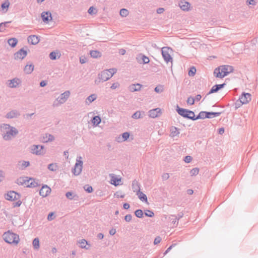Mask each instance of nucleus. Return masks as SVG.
<instances>
[{"mask_svg":"<svg viewBox=\"0 0 258 258\" xmlns=\"http://www.w3.org/2000/svg\"><path fill=\"white\" fill-rule=\"evenodd\" d=\"M135 214L136 216L139 218L143 217V212L141 209H138L135 211Z\"/></svg>","mask_w":258,"mask_h":258,"instance_id":"obj_42","label":"nucleus"},{"mask_svg":"<svg viewBox=\"0 0 258 258\" xmlns=\"http://www.w3.org/2000/svg\"><path fill=\"white\" fill-rule=\"evenodd\" d=\"M84 190L88 193H91L93 192V187L89 184H86L84 186Z\"/></svg>","mask_w":258,"mask_h":258,"instance_id":"obj_46","label":"nucleus"},{"mask_svg":"<svg viewBox=\"0 0 258 258\" xmlns=\"http://www.w3.org/2000/svg\"><path fill=\"white\" fill-rule=\"evenodd\" d=\"M56 100L60 104H62L66 101V100L62 98L60 96H59Z\"/></svg>","mask_w":258,"mask_h":258,"instance_id":"obj_62","label":"nucleus"},{"mask_svg":"<svg viewBox=\"0 0 258 258\" xmlns=\"http://www.w3.org/2000/svg\"><path fill=\"white\" fill-rule=\"evenodd\" d=\"M225 85H226L225 83H223L221 84H216V85L213 86L212 87V88L210 89V91L207 94V95H209L212 93L217 92L219 90L223 88Z\"/></svg>","mask_w":258,"mask_h":258,"instance_id":"obj_16","label":"nucleus"},{"mask_svg":"<svg viewBox=\"0 0 258 258\" xmlns=\"http://www.w3.org/2000/svg\"><path fill=\"white\" fill-rule=\"evenodd\" d=\"M195 102V99L191 96H189L187 100V103L189 105H194Z\"/></svg>","mask_w":258,"mask_h":258,"instance_id":"obj_57","label":"nucleus"},{"mask_svg":"<svg viewBox=\"0 0 258 258\" xmlns=\"http://www.w3.org/2000/svg\"><path fill=\"white\" fill-rule=\"evenodd\" d=\"M188 114V116L190 117V118H188V119H190L194 121L197 120L196 116L194 111L189 110Z\"/></svg>","mask_w":258,"mask_h":258,"instance_id":"obj_44","label":"nucleus"},{"mask_svg":"<svg viewBox=\"0 0 258 258\" xmlns=\"http://www.w3.org/2000/svg\"><path fill=\"white\" fill-rule=\"evenodd\" d=\"M136 59L140 64H147L150 62L149 58L143 53L139 54L136 57Z\"/></svg>","mask_w":258,"mask_h":258,"instance_id":"obj_9","label":"nucleus"},{"mask_svg":"<svg viewBox=\"0 0 258 258\" xmlns=\"http://www.w3.org/2000/svg\"><path fill=\"white\" fill-rule=\"evenodd\" d=\"M178 5L180 9L184 11H188L190 10V3L187 2H185L184 0L181 1L179 3Z\"/></svg>","mask_w":258,"mask_h":258,"instance_id":"obj_18","label":"nucleus"},{"mask_svg":"<svg viewBox=\"0 0 258 258\" xmlns=\"http://www.w3.org/2000/svg\"><path fill=\"white\" fill-rule=\"evenodd\" d=\"M91 57L93 58H98L101 56V52L98 50H91L90 52Z\"/></svg>","mask_w":258,"mask_h":258,"instance_id":"obj_32","label":"nucleus"},{"mask_svg":"<svg viewBox=\"0 0 258 258\" xmlns=\"http://www.w3.org/2000/svg\"><path fill=\"white\" fill-rule=\"evenodd\" d=\"M116 72V70L113 68L104 70L98 74V78L102 82L106 81L111 78Z\"/></svg>","mask_w":258,"mask_h":258,"instance_id":"obj_3","label":"nucleus"},{"mask_svg":"<svg viewBox=\"0 0 258 258\" xmlns=\"http://www.w3.org/2000/svg\"><path fill=\"white\" fill-rule=\"evenodd\" d=\"M26 177H20L17 179V184L24 185Z\"/></svg>","mask_w":258,"mask_h":258,"instance_id":"obj_47","label":"nucleus"},{"mask_svg":"<svg viewBox=\"0 0 258 258\" xmlns=\"http://www.w3.org/2000/svg\"><path fill=\"white\" fill-rule=\"evenodd\" d=\"M145 215L148 217H153L154 216V212L150 210H146L145 211Z\"/></svg>","mask_w":258,"mask_h":258,"instance_id":"obj_49","label":"nucleus"},{"mask_svg":"<svg viewBox=\"0 0 258 258\" xmlns=\"http://www.w3.org/2000/svg\"><path fill=\"white\" fill-rule=\"evenodd\" d=\"M188 110H189L187 109L180 108L178 106V105H177L176 109V111L180 115L187 119L190 118V117L188 116Z\"/></svg>","mask_w":258,"mask_h":258,"instance_id":"obj_11","label":"nucleus"},{"mask_svg":"<svg viewBox=\"0 0 258 258\" xmlns=\"http://www.w3.org/2000/svg\"><path fill=\"white\" fill-rule=\"evenodd\" d=\"M38 180H36L33 178L26 177L25 179V183L24 186L27 187H35L39 186L40 184L38 182Z\"/></svg>","mask_w":258,"mask_h":258,"instance_id":"obj_8","label":"nucleus"},{"mask_svg":"<svg viewBox=\"0 0 258 258\" xmlns=\"http://www.w3.org/2000/svg\"><path fill=\"white\" fill-rule=\"evenodd\" d=\"M137 195L138 196L139 199L141 201L144 202H147L148 199H147V196L145 194L142 192V191H140V189L138 190Z\"/></svg>","mask_w":258,"mask_h":258,"instance_id":"obj_28","label":"nucleus"},{"mask_svg":"<svg viewBox=\"0 0 258 258\" xmlns=\"http://www.w3.org/2000/svg\"><path fill=\"white\" fill-rule=\"evenodd\" d=\"M170 48L168 47H164L162 48L161 53L164 60L166 63L169 62H172L173 58L170 55L169 50Z\"/></svg>","mask_w":258,"mask_h":258,"instance_id":"obj_7","label":"nucleus"},{"mask_svg":"<svg viewBox=\"0 0 258 258\" xmlns=\"http://www.w3.org/2000/svg\"><path fill=\"white\" fill-rule=\"evenodd\" d=\"M132 117L134 119H139L142 117V116H141V112L140 111L135 112L132 115Z\"/></svg>","mask_w":258,"mask_h":258,"instance_id":"obj_53","label":"nucleus"},{"mask_svg":"<svg viewBox=\"0 0 258 258\" xmlns=\"http://www.w3.org/2000/svg\"><path fill=\"white\" fill-rule=\"evenodd\" d=\"M48 169L52 171H55L57 170V166L56 164L51 163L48 165Z\"/></svg>","mask_w":258,"mask_h":258,"instance_id":"obj_45","label":"nucleus"},{"mask_svg":"<svg viewBox=\"0 0 258 258\" xmlns=\"http://www.w3.org/2000/svg\"><path fill=\"white\" fill-rule=\"evenodd\" d=\"M31 153L37 155H43L45 154L46 150L43 145H34L31 147Z\"/></svg>","mask_w":258,"mask_h":258,"instance_id":"obj_5","label":"nucleus"},{"mask_svg":"<svg viewBox=\"0 0 258 258\" xmlns=\"http://www.w3.org/2000/svg\"><path fill=\"white\" fill-rule=\"evenodd\" d=\"M132 216L131 214H127L124 217V220L126 222H130L132 220Z\"/></svg>","mask_w":258,"mask_h":258,"instance_id":"obj_60","label":"nucleus"},{"mask_svg":"<svg viewBox=\"0 0 258 258\" xmlns=\"http://www.w3.org/2000/svg\"><path fill=\"white\" fill-rule=\"evenodd\" d=\"M0 132L3 139L6 141H10L16 135V129L9 124H0Z\"/></svg>","mask_w":258,"mask_h":258,"instance_id":"obj_1","label":"nucleus"},{"mask_svg":"<svg viewBox=\"0 0 258 258\" xmlns=\"http://www.w3.org/2000/svg\"><path fill=\"white\" fill-rule=\"evenodd\" d=\"M60 54L58 52L52 51L49 53V56L51 60H56L57 58L60 57Z\"/></svg>","mask_w":258,"mask_h":258,"instance_id":"obj_33","label":"nucleus"},{"mask_svg":"<svg viewBox=\"0 0 258 258\" xmlns=\"http://www.w3.org/2000/svg\"><path fill=\"white\" fill-rule=\"evenodd\" d=\"M6 200L10 201H14L16 199V191L10 190L4 195Z\"/></svg>","mask_w":258,"mask_h":258,"instance_id":"obj_13","label":"nucleus"},{"mask_svg":"<svg viewBox=\"0 0 258 258\" xmlns=\"http://www.w3.org/2000/svg\"><path fill=\"white\" fill-rule=\"evenodd\" d=\"M192 158L189 155L186 156L184 158V161L186 163H189L191 161Z\"/></svg>","mask_w":258,"mask_h":258,"instance_id":"obj_58","label":"nucleus"},{"mask_svg":"<svg viewBox=\"0 0 258 258\" xmlns=\"http://www.w3.org/2000/svg\"><path fill=\"white\" fill-rule=\"evenodd\" d=\"M161 240H162V239L160 236H157L154 239V244L155 245L158 244V243H159L161 242Z\"/></svg>","mask_w":258,"mask_h":258,"instance_id":"obj_59","label":"nucleus"},{"mask_svg":"<svg viewBox=\"0 0 258 258\" xmlns=\"http://www.w3.org/2000/svg\"><path fill=\"white\" fill-rule=\"evenodd\" d=\"M242 104H244L241 100L239 98L235 103V109H237L240 107Z\"/></svg>","mask_w":258,"mask_h":258,"instance_id":"obj_54","label":"nucleus"},{"mask_svg":"<svg viewBox=\"0 0 258 258\" xmlns=\"http://www.w3.org/2000/svg\"><path fill=\"white\" fill-rule=\"evenodd\" d=\"M234 71L233 67L229 65H222L216 68L214 71V76L216 78H223Z\"/></svg>","mask_w":258,"mask_h":258,"instance_id":"obj_2","label":"nucleus"},{"mask_svg":"<svg viewBox=\"0 0 258 258\" xmlns=\"http://www.w3.org/2000/svg\"><path fill=\"white\" fill-rule=\"evenodd\" d=\"M239 99L244 104H246L251 100V95L248 93L243 92Z\"/></svg>","mask_w":258,"mask_h":258,"instance_id":"obj_17","label":"nucleus"},{"mask_svg":"<svg viewBox=\"0 0 258 258\" xmlns=\"http://www.w3.org/2000/svg\"><path fill=\"white\" fill-rule=\"evenodd\" d=\"M207 111H202L200 112L199 114L196 116L197 120L199 119H205L207 118Z\"/></svg>","mask_w":258,"mask_h":258,"instance_id":"obj_36","label":"nucleus"},{"mask_svg":"<svg viewBox=\"0 0 258 258\" xmlns=\"http://www.w3.org/2000/svg\"><path fill=\"white\" fill-rule=\"evenodd\" d=\"M101 119L99 116L96 115L92 117L91 119L92 123L94 126H97L101 122Z\"/></svg>","mask_w":258,"mask_h":258,"instance_id":"obj_27","label":"nucleus"},{"mask_svg":"<svg viewBox=\"0 0 258 258\" xmlns=\"http://www.w3.org/2000/svg\"><path fill=\"white\" fill-rule=\"evenodd\" d=\"M34 66L33 64H27L26 65L25 68H24V72L27 74H31L33 71L34 70Z\"/></svg>","mask_w":258,"mask_h":258,"instance_id":"obj_31","label":"nucleus"},{"mask_svg":"<svg viewBox=\"0 0 258 258\" xmlns=\"http://www.w3.org/2000/svg\"><path fill=\"white\" fill-rule=\"evenodd\" d=\"M34 249H38L40 247L39 239L38 237L35 238L32 242Z\"/></svg>","mask_w":258,"mask_h":258,"instance_id":"obj_35","label":"nucleus"},{"mask_svg":"<svg viewBox=\"0 0 258 258\" xmlns=\"http://www.w3.org/2000/svg\"><path fill=\"white\" fill-rule=\"evenodd\" d=\"M196 73V69L195 67H192L190 68V69L188 71V74L189 76H194L195 75Z\"/></svg>","mask_w":258,"mask_h":258,"instance_id":"obj_48","label":"nucleus"},{"mask_svg":"<svg viewBox=\"0 0 258 258\" xmlns=\"http://www.w3.org/2000/svg\"><path fill=\"white\" fill-rule=\"evenodd\" d=\"M80 243V247L82 248L85 249H89L91 246V244H89L87 240L84 239H81L79 241Z\"/></svg>","mask_w":258,"mask_h":258,"instance_id":"obj_19","label":"nucleus"},{"mask_svg":"<svg viewBox=\"0 0 258 258\" xmlns=\"http://www.w3.org/2000/svg\"><path fill=\"white\" fill-rule=\"evenodd\" d=\"M122 136V140H121L120 139V138H118V139L117 140V142H121L122 141H127V139L129 138L130 134L128 132H125L121 134Z\"/></svg>","mask_w":258,"mask_h":258,"instance_id":"obj_34","label":"nucleus"},{"mask_svg":"<svg viewBox=\"0 0 258 258\" xmlns=\"http://www.w3.org/2000/svg\"><path fill=\"white\" fill-rule=\"evenodd\" d=\"M66 197L69 200H77L78 196L73 191H68L66 194Z\"/></svg>","mask_w":258,"mask_h":258,"instance_id":"obj_29","label":"nucleus"},{"mask_svg":"<svg viewBox=\"0 0 258 258\" xmlns=\"http://www.w3.org/2000/svg\"><path fill=\"white\" fill-rule=\"evenodd\" d=\"M16 234L10 232V231L5 232L3 235V238L6 242L11 244H16Z\"/></svg>","mask_w":258,"mask_h":258,"instance_id":"obj_4","label":"nucleus"},{"mask_svg":"<svg viewBox=\"0 0 258 258\" xmlns=\"http://www.w3.org/2000/svg\"><path fill=\"white\" fill-rule=\"evenodd\" d=\"M80 159H77L76 163L74 167L72 169V172L75 175H79L82 170L83 161L81 160V157H79Z\"/></svg>","mask_w":258,"mask_h":258,"instance_id":"obj_6","label":"nucleus"},{"mask_svg":"<svg viewBox=\"0 0 258 258\" xmlns=\"http://www.w3.org/2000/svg\"><path fill=\"white\" fill-rule=\"evenodd\" d=\"M149 116L151 118H155L159 116L161 114V110L159 108L151 109L149 111Z\"/></svg>","mask_w":258,"mask_h":258,"instance_id":"obj_15","label":"nucleus"},{"mask_svg":"<svg viewBox=\"0 0 258 258\" xmlns=\"http://www.w3.org/2000/svg\"><path fill=\"white\" fill-rule=\"evenodd\" d=\"M176 245V244H172L164 252V255H166L168 252L170 251V250L172 248V247H174Z\"/></svg>","mask_w":258,"mask_h":258,"instance_id":"obj_61","label":"nucleus"},{"mask_svg":"<svg viewBox=\"0 0 258 258\" xmlns=\"http://www.w3.org/2000/svg\"><path fill=\"white\" fill-rule=\"evenodd\" d=\"M27 54V51L24 48H22L17 51V57L21 59H24L26 56Z\"/></svg>","mask_w":258,"mask_h":258,"instance_id":"obj_21","label":"nucleus"},{"mask_svg":"<svg viewBox=\"0 0 258 258\" xmlns=\"http://www.w3.org/2000/svg\"><path fill=\"white\" fill-rule=\"evenodd\" d=\"M9 23L10 22H5L0 23V32H3L5 30V28Z\"/></svg>","mask_w":258,"mask_h":258,"instance_id":"obj_52","label":"nucleus"},{"mask_svg":"<svg viewBox=\"0 0 258 258\" xmlns=\"http://www.w3.org/2000/svg\"><path fill=\"white\" fill-rule=\"evenodd\" d=\"M88 13L90 15H93L96 14L97 13V11L95 8L92 6L89 8Z\"/></svg>","mask_w":258,"mask_h":258,"instance_id":"obj_55","label":"nucleus"},{"mask_svg":"<svg viewBox=\"0 0 258 258\" xmlns=\"http://www.w3.org/2000/svg\"><path fill=\"white\" fill-rule=\"evenodd\" d=\"M42 21L44 23L48 24L52 19V14L49 12H43L41 14Z\"/></svg>","mask_w":258,"mask_h":258,"instance_id":"obj_10","label":"nucleus"},{"mask_svg":"<svg viewBox=\"0 0 258 258\" xmlns=\"http://www.w3.org/2000/svg\"><path fill=\"white\" fill-rule=\"evenodd\" d=\"M199 169L198 168H197V167L194 168L190 171V175L191 176H196L199 173Z\"/></svg>","mask_w":258,"mask_h":258,"instance_id":"obj_50","label":"nucleus"},{"mask_svg":"<svg viewBox=\"0 0 258 258\" xmlns=\"http://www.w3.org/2000/svg\"><path fill=\"white\" fill-rule=\"evenodd\" d=\"M10 3L9 0H5V2L1 5L2 11L3 13H6L9 9Z\"/></svg>","mask_w":258,"mask_h":258,"instance_id":"obj_23","label":"nucleus"},{"mask_svg":"<svg viewBox=\"0 0 258 258\" xmlns=\"http://www.w3.org/2000/svg\"><path fill=\"white\" fill-rule=\"evenodd\" d=\"M119 86V84L118 83H113L110 87V88L112 89H115L117 88H118Z\"/></svg>","mask_w":258,"mask_h":258,"instance_id":"obj_64","label":"nucleus"},{"mask_svg":"<svg viewBox=\"0 0 258 258\" xmlns=\"http://www.w3.org/2000/svg\"><path fill=\"white\" fill-rule=\"evenodd\" d=\"M29 165L30 162L29 161H20L17 164V168L18 167L21 170H24Z\"/></svg>","mask_w":258,"mask_h":258,"instance_id":"obj_20","label":"nucleus"},{"mask_svg":"<svg viewBox=\"0 0 258 258\" xmlns=\"http://www.w3.org/2000/svg\"><path fill=\"white\" fill-rule=\"evenodd\" d=\"M15 83H16V78H14L11 80H9L8 81L7 85L10 88H15L16 87V85L14 84Z\"/></svg>","mask_w":258,"mask_h":258,"instance_id":"obj_38","label":"nucleus"},{"mask_svg":"<svg viewBox=\"0 0 258 258\" xmlns=\"http://www.w3.org/2000/svg\"><path fill=\"white\" fill-rule=\"evenodd\" d=\"M50 192L51 188L47 185H43L39 190V195L42 197H46Z\"/></svg>","mask_w":258,"mask_h":258,"instance_id":"obj_12","label":"nucleus"},{"mask_svg":"<svg viewBox=\"0 0 258 258\" xmlns=\"http://www.w3.org/2000/svg\"><path fill=\"white\" fill-rule=\"evenodd\" d=\"M120 15L122 17H125L128 15V11L125 9H121L119 12Z\"/></svg>","mask_w":258,"mask_h":258,"instance_id":"obj_43","label":"nucleus"},{"mask_svg":"<svg viewBox=\"0 0 258 258\" xmlns=\"http://www.w3.org/2000/svg\"><path fill=\"white\" fill-rule=\"evenodd\" d=\"M8 43L12 47H15L16 46V38L9 39Z\"/></svg>","mask_w":258,"mask_h":258,"instance_id":"obj_39","label":"nucleus"},{"mask_svg":"<svg viewBox=\"0 0 258 258\" xmlns=\"http://www.w3.org/2000/svg\"><path fill=\"white\" fill-rule=\"evenodd\" d=\"M132 187H133V189H134V191L135 190H139L140 189V184L138 183V182L137 181H136V180H134L132 183Z\"/></svg>","mask_w":258,"mask_h":258,"instance_id":"obj_40","label":"nucleus"},{"mask_svg":"<svg viewBox=\"0 0 258 258\" xmlns=\"http://www.w3.org/2000/svg\"><path fill=\"white\" fill-rule=\"evenodd\" d=\"M16 116V112L15 110H12L9 112H8L6 115V117L7 118H13Z\"/></svg>","mask_w":258,"mask_h":258,"instance_id":"obj_41","label":"nucleus"},{"mask_svg":"<svg viewBox=\"0 0 258 258\" xmlns=\"http://www.w3.org/2000/svg\"><path fill=\"white\" fill-rule=\"evenodd\" d=\"M142 86V85L137 83L136 84H132L130 86L129 88L132 92L138 91L141 90Z\"/></svg>","mask_w":258,"mask_h":258,"instance_id":"obj_26","label":"nucleus"},{"mask_svg":"<svg viewBox=\"0 0 258 258\" xmlns=\"http://www.w3.org/2000/svg\"><path fill=\"white\" fill-rule=\"evenodd\" d=\"M109 176L111 177V183L115 186L119 184L118 181H120V179L117 178L114 174H110Z\"/></svg>","mask_w":258,"mask_h":258,"instance_id":"obj_22","label":"nucleus"},{"mask_svg":"<svg viewBox=\"0 0 258 258\" xmlns=\"http://www.w3.org/2000/svg\"><path fill=\"white\" fill-rule=\"evenodd\" d=\"M154 91L158 93H160L163 92V88L162 85H159L156 87L154 89Z\"/></svg>","mask_w":258,"mask_h":258,"instance_id":"obj_56","label":"nucleus"},{"mask_svg":"<svg viewBox=\"0 0 258 258\" xmlns=\"http://www.w3.org/2000/svg\"><path fill=\"white\" fill-rule=\"evenodd\" d=\"M28 42L32 45H36L40 41L39 37L35 35H32L28 37Z\"/></svg>","mask_w":258,"mask_h":258,"instance_id":"obj_14","label":"nucleus"},{"mask_svg":"<svg viewBox=\"0 0 258 258\" xmlns=\"http://www.w3.org/2000/svg\"><path fill=\"white\" fill-rule=\"evenodd\" d=\"M70 95V92L69 91H66L60 94V96L62 97L64 100H67Z\"/></svg>","mask_w":258,"mask_h":258,"instance_id":"obj_51","label":"nucleus"},{"mask_svg":"<svg viewBox=\"0 0 258 258\" xmlns=\"http://www.w3.org/2000/svg\"><path fill=\"white\" fill-rule=\"evenodd\" d=\"M222 113L221 112H208L207 111V118H212L217 116H219Z\"/></svg>","mask_w":258,"mask_h":258,"instance_id":"obj_30","label":"nucleus"},{"mask_svg":"<svg viewBox=\"0 0 258 258\" xmlns=\"http://www.w3.org/2000/svg\"><path fill=\"white\" fill-rule=\"evenodd\" d=\"M170 136L174 137L179 134V129L175 126H172L170 128Z\"/></svg>","mask_w":258,"mask_h":258,"instance_id":"obj_25","label":"nucleus"},{"mask_svg":"<svg viewBox=\"0 0 258 258\" xmlns=\"http://www.w3.org/2000/svg\"><path fill=\"white\" fill-rule=\"evenodd\" d=\"M97 96L95 94H93L89 96L86 99V103H88V101L89 103H92L93 101H94L96 99Z\"/></svg>","mask_w":258,"mask_h":258,"instance_id":"obj_37","label":"nucleus"},{"mask_svg":"<svg viewBox=\"0 0 258 258\" xmlns=\"http://www.w3.org/2000/svg\"><path fill=\"white\" fill-rule=\"evenodd\" d=\"M54 214L53 212H50L49 213L47 216V220L48 221H51L53 219L54 217H53Z\"/></svg>","mask_w":258,"mask_h":258,"instance_id":"obj_63","label":"nucleus"},{"mask_svg":"<svg viewBox=\"0 0 258 258\" xmlns=\"http://www.w3.org/2000/svg\"><path fill=\"white\" fill-rule=\"evenodd\" d=\"M54 140V137L53 135L49 134H45V136H43L42 141L44 143H47L48 142H51Z\"/></svg>","mask_w":258,"mask_h":258,"instance_id":"obj_24","label":"nucleus"}]
</instances>
